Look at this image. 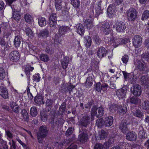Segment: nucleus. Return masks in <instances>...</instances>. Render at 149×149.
I'll list each match as a JSON object with an SVG mask.
<instances>
[{
	"label": "nucleus",
	"mask_w": 149,
	"mask_h": 149,
	"mask_svg": "<svg viewBox=\"0 0 149 149\" xmlns=\"http://www.w3.org/2000/svg\"><path fill=\"white\" fill-rule=\"evenodd\" d=\"M0 95L4 99H7L8 97L7 89L2 86H0Z\"/></svg>",
	"instance_id": "obj_23"
},
{
	"label": "nucleus",
	"mask_w": 149,
	"mask_h": 149,
	"mask_svg": "<svg viewBox=\"0 0 149 149\" xmlns=\"http://www.w3.org/2000/svg\"><path fill=\"white\" fill-rule=\"evenodd\" d=\"M30 114L33 117L36 116L38 114V111L36 108L33 107H32L30 109Z\"/></svg>",
	"instance_id": "obj_53"
},
{
	"label": "nucleus",
	"mask_w": 149,
	"mask_h": 149,
	"mask_svg": "<svg viewBox=\"0 0 149 149\" xmlns=\"http://www.w3.org/2000/svg\"><path fill=\"white\" fill-rule=\"evenodd\" d=\"M12 20H14L17 22L19 21V11L13 8L12 16L11 17Z\"/></svg>",
	"instance_id": "obj_28"
},
{
	"label": "nucleus",
	"mask_w": 149,
	"mask_h": 149,
	"mask_svg": "<svg viewBox=\"0 0 149 149\" xmlns=\"http://www.w3.org/2000/svg\"><path fill=\"white\" fill-rule=\"evenodd\" d=\"M25 31L26 34L29 38H32L33 37V32L30 28L28 27L26 29Z\"/></svg>",
	"instance_id": "obj_51"
},
{
	"label": "nucleus",
	"mask_w": 149,
	"mask_h": 149,
	"mask_svg": "<svg viewBox=\"0 0 149 149\" xmlns=\"http://www.w3.org/2000/svg\"><path fill=\"white\" fill-rule=\"evenodd\" d=\"M127 14V19L129 21L134 22L136 19L137 13L135 9L130 8L128 10Z\"/></svg>",
	"instance_id": "obj_1"
},
{
	"label": "nucleus",
	"mask_w": 149,
	"mask_h": 149,
	"mask_svg": "<svg viewBox=\"0 0 149 149\" xmlns=\"http://www.w3.org/2000/svg\"><path fill=\"white\" fill-rule=\"evenodd\" d=\"M122 72L125 80L130 79V83L131 84L135 82L134 78V76L133 74H131V73H128L125 71H123Z\"/></svg>",
	"instance_id": "obj_18"
},
{
	"label": "nucleus",
	"mask_w": 149,
	"mask_h": 149,
	"mask_svg": "<svg viewBox=\"0 0 149 149\" xmlns=\"http://www.w3.org/2000/svg\"><path fill=\"white\" fill-rule=\"evenodd\" d=\"M90 117L86 115L83 116L80 120L79 123L80 126L86 127L90 123Z\"/></svg>",
	"instance_id": "obj_7"
},
{
	"label": "nucleus",
	"mask_w": 149,
	"mask_h": 149,
	"mask_svg": "<svg viewBox=\"0 0 149 149\" xmlns=\"http://www.w3.org/2000/svg\"><path fill=\"white\" fill-rule=\"evenodd\" d=\"M61 65L63 69L65 70L68 64V60L67 57H64L61 62Z\"/></svg>",
	"instance_id": "obj_37"
},
{
	"label": "nucleus",
	"mask_w": 149,
	"mask_h": 149,
	"mask_svg": "<svg viewBox=\"0 0 149 149\" xmlns=\"http://www.w3.org/2000/svg\"><path fill=\"white\" fill-rule=\"evenodd\" d=\"M84 25L88 29H91L93 27V22L92 19H87L84 22Z\"/></svg>",
	"instance_id": "obj_32"
},
{
	"label": "nucleus",
	"mask_w": 149,
	"mask_h": 149,
	"mask_svg": "<svg viewBox=\"0 0 149 149\" xmlns=\"http://www.w3.org/2000/svg\"><path fill=\"white\" fill-rule=\"evenodd\" d=\"M34 68L33 67H31L29 64L26 65L24 70L25 72L26 75H29L30 74V72L32 71Z\"/></svg>",
	"instance_id": "obj_43"
},
{
	"label": "nucleus",
	"mask_w": 149,
	"mask_h": 149,
	"mask_svg": "<svg viewBox=\"0 0 149 149\" xmlns=\"http://www.w3.org/2000/svg\"><path fill=\"white\" fill-rule=\"evenodd\" d=\"M136 97L133 96L130 98V102L131 103L136 105L141 102V100Z\"/></svg>",
	"instance_id": "obj_39"
},
{
	"label": "nucleus",
	"mask_w": 149,
	"mask_h": 149,
	"mask_svg": "<svg viewBox=\"0 0 149 149\" xmlns=\"http://www.w3.org/2000/svg\"><path fill=\"white\" fill-rule=\"evenodd\" d=\"M74 129V128L72 127L69 128L66 132L65 136L67 137L69 136L73 133Z\"/></svg>",
	"instance_id": "obj_55"
},
{
	"label": "nucleus",
	"mask_w": 149,
	"mask_h": 149,
	"mask_svg": "<svg viewBox=\"0 0 149 149\" xmlns=\"http://www.w3.org/2000/svg\"><path fill=\"white\" fill-rule=\"evenodd\" d=\"M99 26H100L101 29L109 28L110 25L109 23L105 21H104L99 24Z\"/></svg>",
	"instance_id": "obj_52"
},
{
	"label": "nucleus",
	"mask_w": 149,
	"mask_h": 149,
	"mask_svg": "<svg viewBox=\"0 0 149 149\" xmlns=\"http://www.w3.org/2000/svg\"><path fill=\"white\" fill-rule=\"evenodd\" d=\"M143 108L146 110L149 109V102L148 101H145L142 104V106Z\"/></svg>",
	"instance_id": "obj_60"
},
{
	"label": "nucleus",
	"mask_w": 149,
	"mask_h": 149,
	"mask_svg": "<svg viewBox=\"0 0 149 149\" xmlns=\"http://www.w3.org/2000/svg\"><path fill=\"white\" fill-rule=\"evenodd\" d=\"M127 88V86H124L121 89L116 91V94L120 99L123 98L125 96Z\"/></svg>",
	"instance_id": "obj_8"
},
{
	"label": "nucleus",
	"mask_w": 149,
	"mask_h": 149,
	"mask_svg": "<svg viewBox=\"0 0 149 149\" xmlns=\"http://www.w3.org/2000/svg\"><path fill=\"white\" fill-rule=\"evenodd\" d=\"M71 3L74 8H77L79 7L80 1L79 0H71Z\"/></svg>",
	"instance_id": "obj_47"
},
{
	"label": "nucleus",
	"mask_w": 149,
	"mask_h": 149,
	"mask_svg": "<svg viewBox=\"0 0 149 149\" xmlns=\"http://www.w3.org/2000/svg\"><path fill=\"white\" fill-rule=\"evenodd\" d=\"M115 5L110 4L108 7L107 13L109 17L112 18L115 16L116 12L115 10Z\"/></svg>",
	"instance_id": "obj_16"
},
{
	"label": "nucleus",
	"mask_w": 149,
	"mask_h": 149,
	"mask_svg": "<svg viewBox=\"0 0 149 149\" xmlns=\"http://www.w3.org/2000/svg\"><path fill=\"white\" fill-rule=\"evenodd\" d=\"M104 147V145H103L101 143H98L95 145L94 149H102Z\"/></svg>",
	"instance_id": "obj_64"
},
{
	"label": "nucleus",
	"mask_w": 149,
	"mask_h": 149,
	"mask_svg": "<svg viewBox=\"0 0 149 149\" xmlns=\"http://www.w3.org/2000/svg\"><path fill=\"white\" fill-rule=\"evenodd\" d=\"M10 106L13 111L15 113H17L19 112V106L17 104H16V102H13L10 103Z\"/></svg>",
	"instance_id": "obj_35"
},
{
	"label": "nucleus",
	"mask_w": 149,
	"mask_h": 149,
	"mask_svg": "<svg viewBox=\"0 0 149 149\" xmlns=\"http://www.w3.org/2000/svg\"><path fill=\"white\" fill-rule=\"evenodd\" d=\"M66 106V104L65 102H63L62 104L59 108L58 111V113H59L61 114L63 113L65 111Z\"/></svg>",
	"instance_id": "obj_45"
},
{
	"label": "nucleus",
	"mask_w": 149,
	"mask_h": 149,
	"mask_svg": "<svg viewBox=\"0 0 149 149\" xmlns=\"http://www.w3.org/2000/svg\"><path fill=\"white\" fill-rule=\"evenodd\" d=\"M133 114L134 116L141 119L143 118L144 116L143 112L139 109L136 110L135 112L133 113Z\"/></svg>",
	"instance_id": "obj_34"
},
{
	"label": "nucleus",
	"mask_w": 149,
	"mask_h": 149,
	"mask_svg": "<svg viewBox=\"0 0 149 149\" xmlns=\"http://www.w3.org/2000/svg\"><path fill=\"white\" fill-rule=\"evenodd\" d=\"M118 106V105L115 104H113L110 105L109 109L110 112L114 113L116 111H117Z\"/></svg>",
	"instance_id": "obj_42"
},
{
	"label": "nucleus",
	"mask_w": 149,
	"mask_h": 149,
	"mask_svg": "<svg viewBox=\"0 0 149 149\" xmlns=\"http://www.w3.org/2000/svg\"><path fill=\"white\" fill-rule=\"evenodd\" d=\"M141 58L143 59L148 61H149V52L146 51L143 53L141 55Z\"/></svg>",
	"instance_id": "obj_54"
},
{
	"label": "nucleus",
	"mask_w": 149,
	"mask_h": 149,
	"mask_svg": "<svg viewBox=\"0 0 149 149\" xmlns=\"http://www.w3.org/2000/svg\"><path fill=\"white\" fill-rule=\"evenodd\" d=\"M129 125L126 120H123L119 126V129L123 133L125 134L130 130L129 127Z\"/></svg>",
	"instance_id": "obj_6"
},
{
	"label": "nucleus",
	"mask_w": 149,
	"mask_h": 149,
	"mask_svg": "<svg viewBox=\"0 0 149 149\" xmlns=\"http://www.w3.org/2000/svg\"><path fill=\"white\" fill-rule=\"evenodd\" d=\"M107 136V134L106 132L103 130H101L100 134H99V138L100 139H103Z\"/></svg>",
	"instance_id": "obj_56"
},
{
	"label": "nucleus",
	"mask_w": 149,
	"mask_h": 149,
	"mask_svg": "<svg viewBox=\"0 0 149 149\" xmlns=\"http://www.w3.org/2000/svg\"><path fill=\"white\" fill-rule=\"evenodd\" d=\"M48 133V130L47 127L42 125L40 127L39 131L37 133V135H38L39 136L45 138L47 136Z\"/></svg>",
	"instance_id": "obj_12"
},
{
	"label": "nucleus",
	"mask_w": 149,
	"mask_h": 149,
	"mask_svg": "<svg viewBox=\"0 0 149 149\" xmlns=\"http://www.w3.org/2000/svg\"><path fill=\"white\" fill-rule=\"evenodd\" d=\"M104 124V120H103L102 118L97 119L96 121V125L98 127H101Z\"/></svg>",
	"instance_id": "obj_48"
},
{
	"label": "nucleus",
	"mask_w": 149,
	"mask_h": 149,
	"mask_svg": "<svg viewBox=\"0 0 149 149\" xmlns=\"http://www.w3.org/2000/svg\"><path fill=\"white\" fill-rule=\"evenodd\" d=\"M87 131V130L85 129L83 130L82 133L79 135L78 140L81 143H84L87 141L88 136Z\"/></svg>",
	"instance_id": "obj_17"
},
{
	"label": "nucleus",
	"mask_w": 149,
	"mask_h": 149,
	"mask_svg": "<svg viewBox=\"0 0 149 149\" xmlns=\"http://www.w3.org/2000/svg\"><path fill=\"white\" fill-rule=\"evenodd\" d=\"M126 133V138L127 140L131 141H136L137 134L135 132L133 131H129Z\"/></svg>",
	"instance_id": "obj_11"
},
{
	"label": "nucleus",
	"mask_w": 149,
	"mask_h": 149,
	"mask_svg": "<svg viewBox=\"0 0 149 149\" xmlns=\"http://www.w3.org/2000/svg\"><path fill=\"white\" fill-rule=\"evenodd\" d=\"M12 32L10 28H7L6 29H5L3 30V33L4 37L6 36V38H8L9 36L10 35Z\"/></svg>",
	"instance_id": "obj_50"
},
{
	"label": "nucleus",
	"mask_w": 149,
	"mask_h": 149,
	"mask_svg": "<svg viewBox=\"0 0 149 149\" xmlns=\"http://www.w3.org/2000/svg\"><path fill=\"white\" fill-rule=\"evenodd\" d=\"M107 53V51L106 50V49L102 47L98 49L97 52V54L99 57L102 58L106 56Z\"/></svg>",
	"instance_id": "obj_21"
},
{
	"label": "nucleus",
	"mask_w": 149,
	"mask_h": 149,
	"mask_svg": "<svg viewBox=\"0 0 149 149\" xmlns=\"http://www.w3.org/2000/svg\"><path fill=\"white\" fill-rule=\"evenodd\" d=\"M46 20L44 17H40L38 18V23L39 25L41 27L45 25Z\"/></svg>",
	"instance_id": "obj_44"
},
{
	"label": "nucleus",
	"mask_w": 149,
	"mask_h": 149,
	"mask_svg": "<svg viewBox=\"0 0 149 149\" xmlns=\"http://www.w3.org/2000/svg\"><path fill=\"white\" fill-rule=\"evenodd\" d=\"M86 47H89L91 44V39L90 36H88L86 38Z\"/></svg>",
	"instance_id": "obj_57"
},
{
	"label": "nucleus",
	"mask_w": 149,
	"mask_h": 149,
	"mask_svg": "<svg viewBox=\"0 0 149 149\" xmlns=\"http://www.w3.org/2000/svg\"><path fill=\"white\" fill-rule=\"evenodd\" d=\"M63 120L61 118H50L49 120V123L51 125V127L54 129L57 125H62L63 124Z\"/></svg>",
	"instance_id": "obj_4"
},
{
	"label": "nucleus",
	"mask_w": 149,
	"mask_h": 149,
	"mask_svg": "<svg viewBox=\"0 0 149 149\" xmlns=\"http://www.w3.org/2000/svg\"><path fill=\"white\" fill-rule=\"evenodd\" d=\"M6 74L4 69L0 67V79H3L5 77Z\"/></svg>",
	"instance_id": "obj_59"
},
{
	"label": "nucleus",
	"mask_w": 149,
	"mask_h": 149,
	"mask_svg": "<svg viewBox=\"0 0 149 149\" xmlns=\"http://www.w3.org/2000/svg\"><path fill=\"white\" fill-rule=\"evenodd\" d=\"M40 116L41 120L44 122H46L48 118V115L44 111L40 112Z\"/></svg>",
	"instance_id": "obj_40"
},
{
	"label": "nucleus",
	"mask_w": 149,
	"mask_h": 149,
	"mask_svg": "<svg viewBox=\"0 0 149 149\" xmlns=\"http://www.w3.org/2000/svg\"><path fill=\"white\" fill-rule=\"evenodd\" d=\"M140 82L143 85H147L148 86V84L149 82V79L147 75L143 76L140 78Z\"/></svg>",
	"instance_id": "obj_27"
},
{
	"label": "nucleus",
	"mask_w": 149,
	"mask_h": 149,
	"mask_svg": "<svg viewBox=\"0 0 149 149\" xmlns=\"http://www.w3.org/2000/svg\"><path fill=\"white\" fill-rule=\"evenodd\" d=\"M21 114L22 117V120L24 121L27 120L28 118V115L26 111L24 109L22 110Z\"/></svg>",
	"instance_id": "obj_41"
},
{
	"label": "nucleus",
	"mask_w": 149,
	"mask_h": 149,
	"mask_svg": "<svg viewBox=\"0 0 149 149\" xmlns=\"http://www.w3.org/2000/svg\"><path fill=\"white\" fill-rule=\"evenodd\" d=\"M116 31L118 32H123L126 28L124 23L121 22H117L116 24Z\"/></svg>",
	"instance_id": "obj_14"
},
{
	"label": "nucleus",
	"mask_w": 149,
	"mask_h": 149,
	"mask_svg": "<svg viewBox=\"0 0 149 149\" xmlns=\"http://www.w3.org/2000/svg\"><path fill=\"white\" fill-rule=\"evenodd\" d=\"M138 69L143 73H147L149 72V68L145 63L142 60H138L137 63Z\"/></svg>",
	"instance_id": "obj_2"
},
{
	"label": "nucleus",
	"mask_w": 149,
	"mask_h": 149,
	"mask_svg": "<svg viewBox=\"0 0 149 149\" xmlns=\"http://www.w3.org/2000/svg\"><path fill=\"white\" fill-rule=\"evenodd\" d=\"M68 30V28L67 26H63L60 27L58 29V34H56L54 39V43H57L59 41V38L62 36L64 35L65 33Z\"/></svg>",
	"instance_id": "obj_3"
},
{
	"label": "nucleus",
	"mask_w": 149,
	"mask_h": 149,
	"mask_svg": "<svg viewBox=\"0 0 149 149\" xmlns=\"http://www.w3.org/2000/svg\"><path fill=\"white\" fill-rule=\"evenodd\" d=\"M96 7V15L98 16L102 13V11L105 7V3L101 0L98 2Z\"/></svg>",
	"instance_id": "obj_9"
},
{
	"label": "nucleus",
	"mask_w": 149,
	"mask_h": 149,
	"mask_svg": "<svg viewBox=\"0 0 149 149\" xmlns=\"http://www.w3.org/2000/svg\"><path fill=\"white\" fill-rule=\"evenodd\" d=\"M54 3L56 9L59 11L61 9L65 3L62 0H55Z\"/></svg>",
	"instance_id": "obj_25"
},
{
	"label": "nucleus",
	"mask_w": 149,
	"mask_h": 149,
	"mask_svg": "<svg viewBox=\"0 0 149 149\" xmlns=\"http://www.w3.org/2000/svg\"><path fill=\"white\" fill-rule=\"evenodd\" d=\"M127 108L125 105H123V106L118 105L117 110V112L121 115L122 114L125 113L127 111Z\"/></svg>",
	"instance_id": "obj_29"
},
{
	"label": "nucleus",
	"mask_w": 149,
	"mask_h": 149,
	"mask_svg": "<svg viewBox=\"0 0 149 149\" xmlns=\"http://www.w3.org/2000/svg\"><path fill=\"white\" fill-rule=\"evenodd\" d=\"M120 39H113V40L110 41V42L111 45L115 47L118 46L120 44Z\"/></svg>",
	"instance_id": "obj_38"
},
{
	"label": "nucleus",
	"mask_w": 149,
	"mask_h": 149,
	"mask_svg": "<svg viewBox=\"0 0 149 149\" xmlns=\"http://www.w3.org/2000/svg\"><path fill=\"white\" fill-rule=\"evenodd\" d=\"M43 97L42 94H40L37 95L34 98V102L38 104H44L45 102L43 101Z\"/></svg>",
	"instance_id": "obj_24"
},
{
	"label": "nucleus",
	"mask_w": 149,
	"mask_h": 149,
	"mask_svg": "<svg viewBox=\"0 0 149 149\" xmlns=\"http://www.w3.org/2000/svg\"><path fill=\"white\" fill-rule=\"evenodd\" d=\"M121 60L123 63L126 64L129 60V56L128 55H125L122 58Z\"/></svg>",
	"instance_id": "obj_62"
},
{
	"label": "nucleus",
	"mask_w": 149,
	"mask_h": 149,
	"mask_svg": "<svg viewBox=\"0 0 149 149\" xmlns=\"http://www.w3.org/2000/svg\"><path fill=\"white\" fill-rule=\"evenodd\" d=\"M46 110L48 111H49L53 106V101L52 100L48 99L46 102Z\"/></svg>",
	"instance_id": "obj_30"
},
{
	"label": "nucleus",
	"mask_w": 149,
	"mask_h": 149,
	"mask_svg": "<svg viewBox=\"0 0 149 149\" xmlns=\"http://www.w3.org/2000/svg\"><path fill=\"white\" fill-rule=\"evenodd\" d=\"M40 59L44 62H47L49 60V58L48 55L46 54H42L40 56Z\"/></svg>",
	"instance_id": "obj_49"
},
{
	"label": "nucleus",
	"mask_w": 149,
	"mask_h": 149,
	"mask_svg": "<svg viewBox=\"0 0 149 149\" xmlns=\"http://www.w3.org/2000/svg\"><path fill=\"white\" fill-rule=\"evenodd\" d=\"M74 87V86L72 84L67 85L65 86L64 85H63L61 87L60 91L62 92L69 91V93L70 94L72 89Z\"/></svg>",
	"instance_id": "obj_19"
},
{
	"label": "nucleus",
	"mask_w": 149,
	"mask_h": 149,
	"mask_svg": "<svg viewBox=\"0 0 149 149\" xmlns=\"http://www.w3.org/2000/svg\"><path fill=\"white\" fill-rule=\"evenodd\" d=\"M93 38L94 40L95 41L96 44L99 45L100 44L102 41L97 35H96Z\"/></svg>",
	"instance_id": "obj_61"
},
{
	"label": "nucleus",
	"mask_w": 149,
	"mask_h": 149,
	"mask_svg": "<svg viewBox=\"0 0 149 149\" xmlns=\"http://www.w3.org/2000/svg\"><path fill=\"white\" fill-rule=\"evenodd\" d=\"M77 32L79 35L82 36L85 32V29L84 26L81 24H77L76 26Z\"/></svg>",
	"instance_id": "obj_26"
},
{
	"label": "nucleus",
	"mask_w": 149,
	"mask_h": 149,
	"mask_svg": "<svg viewBox=\"0 0 149 149\" xmlns=\"http://www.w3.org/2000/svg\"><path fill=\"white\" fill-rule=\"evenodd\" d=\"M149 17V11L148 10H146L143 13L141 19L143 21L146 20Z\"/></svg>",
	"instance_id": "obj_46"
},
{
	"label": "nucleus",
	"mask_w": 149,
	"mask_h": 149,
	"mask_svg": "<svg viewBox=\"0 0 149 149\" xmlns=\"http://www.w3.org/2000/svg\"><path fill=\"white\" fill-rule=\"evenodd\" d=\"M142 41V38L140 36L136 35L132 39L133 45L136 48H138L141 45Z\"/></svg>",
	"instance_id": "obj_10"
},
{
	"label": "nucleus",
	"mask_w": 149,
	"mask_h": 149,
	"mask_svg": "<svg viewBox=\"0 0 149 149\" xmlns=\"http://www.w3.org/2000/svg\"><path fill=\"white\" fill-rule=\"evenodd\" d=\"M49 34V32L48 29H45L41 31L38 34L39 37H43L46 38L48 37Z\"/></svg>",
	"instance_id": "obj_36"
},
{
	"label": "nucleus",
	"mask_w": 149,
	"mask_h": 149,
	"mask_svg": "<svg viewBox=\"0 0 149 149\" xmlns=\"http://www.w3.org/2000/svg\"><path fill=\"white\" fill-rule=\"evenodd\" d=\"M24 19L26 22L28 23H30L32 20V17L29 14H26L24 16Z\"/></svg>",
	"instance_id": "obj_58"
},
{
	"label": "nucleus",
	"mask_w": 149,
	"mask_h": 149,
	"mask_svg": "<svg viewBox=\"0 0 149 149\" xmlns=\"http://www.w3.org/2000/svg\"><path fill=\"white\" fill-rule=\"evenodd\" d=\"M10 60L12 61L17 62L19 60V52L17 51L12 52L10 54Z\"/></svg>",
	"instance_id": "obj_20"
},
{
	"label": "nucleus",
	"mask_w": 149,
	"mask_h": 149,
	"mask_svg": "<svg viewBox=\"0 0 149 149\" xmlns=\"http://www.w3.org/2000/svg\"><path fill=\"white\" fill-rule=\"evenodd\" d=\"M113 119L112 116H109L105 117L104 120V125L107 127H110L113 124Z\"/></svg>",
	"instance_id": "obj_22"
},
{
	"label": "nucleus",
	"mask_w": 149,
	"mask_h": 149,
	"mask_svg": "<svg viewBox=\"0 0 149 149\" xmlns=\"http://www.w3.org/2000/svg\"><path fill=\"white\" fill-rule=\"evenodd\" d=\"M91 109L95 110V113L97 117H101L103 116L104 113V109L102 107L97 108L96 106H93Z\"/></svg>",
	"instance_id": "obj_13"
},
{
	"label": "nucleus",
	"mask_w": 149,
	"mask_h": 149,
	"mask_svg": "<svg viewBox=\"0 0 149 149\" xmlns=\"http://www.w3.org/2000/svg\"><path fill=\"white\" fill-rule=\"evenodd\" d=\"M139 135L141 138L142 139H145L146 136H145L146 132L145 131L144 129L142 126H140L139 129Z\"/></svg>",
	"instance_id": "obj_33"
},
{
	"label": "nucleus",
	"mask_w": 149,
	"mask_h": 149,
	"mask_svg": "<svg viewBox=\"0 0 149 149\" xmlns=\"http://www.w3.org/2000/svg\"><path fill=\"white\" fill-rule=\"evenodd\" d=\"M131 91L134 96H139L142 93L141 87L138 84H133L131 87Z\"/></svg>",
	"instance_id": "obj_5"
},
{
	"label": "nucleus",
	"mask_w": 149,
	"mask_h": 149,
	"mask_svg": "<svg viewBox=\"0 0 149 149\" xmlns=\"http://www.w3.org/2000/svg\"><path fill=\"white\" fill-rule=\"evenodd\" d=\"M1 27L2 29L5 30V29H6L7 28H10L9 26L8 23L6 22H2L1 24Z\"/></svg>",
	"instance_id": "obj_63"
},
{
	"label": "nucleus",
	"mask_w": 149,
	"mask_h": 149,
	"mask_svg": "<svg viewBox=\"0 0 149 149\" xmlns=\"http://www.w3.org/2000/svg\"><path fill=\"white\" fill-rule=\"evenodd\" d=\"M114 137H111L109 139L108 141L104 143V148H109L111 145L114 142Z\"/></svg>",
	"instance_id": "obj_31"
},
{
	"label": "nucleus",
	"mask_w": 149,
	"mask_h": 149,
	"mask_svg": "<svg viewBox=\"0 0 149 149\" xmlns=\"http://www.w3.org/2000/svg\"><path fill=\"white\" fill-rule=\"evenodd\" d=\"M57 18L56 13H52L50 14L49 23L51 27H54L56 25Z\"/></svg>",
	"instance_id": "obj_15"
}]
</instances>
